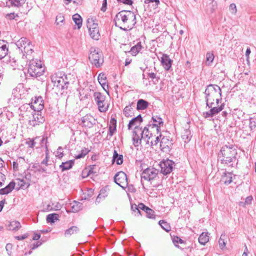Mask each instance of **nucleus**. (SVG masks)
<instances>
[{
    "mask_svg": "<svg viewBox=\"0 0 256 256\" xmlns=\"http://www.w3.org/2000/svg\"><path fill=\"white\" fill-rule=\"evenodd\" d=\"M51 80L54 86L60 90L64 91L68 89L70 82L68 80L66 76L64 74V76H58L56 75H53L51 77Z\"/></svg>",
    "mask_w": 256,
    "mask_h": 256,
    "instance_id": "6",
    "label": "nucleus"
},
{
    "mask_svg": "<svg viewBox=\"0 0 256 256\" xmlns=\"http://www.w3.org/2000/svg\"><path fill=\"white\" fill-rule=\"evenodd\" d=\"M99 83L102 82H107L106 77L104 73H100L98 74V78Z\"/></svg>",
    "mask_w": 256,
    "mask_h": 256,
    "instance_id": "54",
    "label": "nucleus"
},
{
    "mask_svg": "<svg viewBox=\"0 0 256 256\" xmlns=\"http://www.w3.org/2000/svg\"><path fill=\"white\" fill-rule=\"evenodd\" d=\"M116 130V120L114 118H112L110 120V124L108 126V134L112 136Z\"/></svg>",
    "mask_w": 256,
    "mask_h": 256,
    "instance_id": "21",
    "label": "nucleus"
},
{
    "mask_svg": "<svg viewBox=\"0 0 256 256\" xmlns=\"http://www.w3.org/2000/svg\"><path fill=\"white\" fill-rule=\"evenodd\" d=\"M158 170L154 168H148L142 172L141 178L151 181L158 176Z\"/></svg>",
    "mask_w": 256,
    "mask_h": 256,
    "instance_id": "11",
    "label": "nucleus"
},
{
    "mask_svg": "<svg viewBox=\"0 0 256 256\" xmlns=\"http://www.w3.org/2000/svg\"><path fill=\"white\" fill-rule=\"evenodd\" d=\"M94 100L100 112H106L108 108V104L106 102V96L101 92H94Z\"/></svg>",
    "mask_w": 256,
    "mask_h": 256,
    "instance_id": "7",
    "label": "nucleus"
},
{
    "mask_svg": "<svg viewBox=\"0 0 256 256\" xmlns=\"http://www.w3.org/2000/svg\"><path fill=\"white\" fill-rule=\"evenodd\" d=\"M44 108V102H42V103H39L38 105V106H36L34 105H32V108H33V110H34V112H39V113L40 114H42V112H40V111Z\"/></svg>",
    "mask_w": 256,
    "mask_h": 256,
    "instance_id": "46",
    "label": "nucleus"
},
{
    "mask_svg": "<svg viewBox=\"0 0 256 256\" xmlns=\"http://www.w3.org/2000/svg\"><path fill=\"white\" fill-rule=\"evenodd\" d=\"M140 128V135L141 136L142 138H144V137L148 138V140L146 143L149 144L150 140L151 138H152L154 136V134H152L153 131L152 129H151V126H149V124H147L146 126H145L144 130H142V128Z\"/></svg>",
    "mask_w": 256,
    "mask_h": 256,
    "instance_id": "16",
    "label": "nucleus"
},
{
    "mask_svg": "<svg viewBox=\"0 0 256 256\" xmlns=\"http://www.w3.org/2000/svg\"><path fill=\"white\" fill-rule=\"evenodd\" d=\"M121 20L124 24L128 23L130 20H131L134 26L136 24V14L130 10H122L118 12L114 19L115 22V26H118L117 25V21Z\"/></svg>",
    "mask_w": 256,
    "mask_h": 256,
    "instance_id": "5",
    "label": "nucleus"
},
{
    "mask_svg": "<svg viewBox=\"0 0 256 256\" xmlns=\"http://www.w3.org/2000/svg\"><path fill=\"white\" fill-rule=\"evenodd\" d=\"M19 110L21 112H30L31 110H33L32 103L24 104L20 107Z\"/></svg>",
    "mask_w": 256,
    "mask_h": 256,
    "instance_id": "40",
    "label": "nucleus"
},
{
    "mask_svg": "<svg viewBox=\"0 0 256 256\" xmlns=\"http://www.w3.org/2000/svg\"><path fill=\"white\" fill-rule=\"evenodd\" d=\"M9 230L17 231L21 228L20 222L16 220L10 222L8 225Z\"/></svg>",
    "mask_w": 256,
    "mask_h": 256,
    "instance_id": "32",
    "label": "nucleus"
},
{
    "mask_svg": "<svg viewBox=\"0 0 256 256\" xmlns=\"http://www.w3.org/2000/svg\"><path fill=\"white\" fill-rule=\"evenodd\" d=\"M172 242L174 245L177 246L178 248H179V246L176 244L180 243V244H183L184 243V240H183L182 239H181L180 237L176 236H174L173 238Z\"/></svg>",
    "mask_w": 256,
    "mask_h": 256,
    "instance_id": "55",
    "label": "nucleus"
},
{
    "mask_svg": "<svg viewBox=\"0 0 256 256\" xmlns=\"http://www.w3.org/2000/svg\"><path fill=\"white\" fill-rule=\"evenodd\" d=\"M34 52V50L32 49L30 50H28L26 51V52L23 54L22 55V58H24V56H25V58L28 60H32L31 58L33 57L31 56V54Z\"/></svg>",
    "mask_w": 256,
    "mask_h": 256,
    "instance_id": "50",
    "label": "nucleus"
},
{
    "mask_svg": "<svg viewBox=\"0 0 256 256\" xmlns=\"http://www.w3.org/2000/svg\"><path fill=\"white\" fill-rule=\"evenodd\" d=\"M15 182L12 181L4 188L0 189V194H7L10 192L14 188Z\"/></svg>",
    "mask_w": 256,
    "mask_h": 256,
    "instance_id": "20",
    "label": "nucleus"
},
{
    "mask_svg": "<svg viewBox=\"0 0 256 256\" xmlns=\"http://www.w3.org/2000/svg\"><path fill=\"white\" fill-rule=\"evenodd\" d=\"M30 44V41L28 40L26 38L22 37L20 38L16 43V45L18 48L23 52V48L24 46H26L28 44Z\"/></svg>",
    "mask_w": 256,
    "mask_h": 256,
    "instance_id": "24",
    "label": "nucleus"
},
{
    "mask_svg": "<svg viewBox=\"0 0 256 256\" xmlns=\"http://www.w3.org/2000/svg\"><path fill=\"white\" fill-rule=\"evenodd\" d=\"M172 142L166 137H163L160 140V146L162 150L169 149Z\"/></svg>",
    "mask_w": 256,
    "mask_h": 256,
    "instance_id": "31",
    "label": "nucleus"
},
{
    "mask_svg": "<svg viewBox=\"0 0 256 256\" xmlns=\"http://www.w3.org/2000/svg\"><path fill=\"white\" fill-rule=\"evenodd\" d=\"M44 70L41 61L33 58L30 60L28 66V73L30 76L36 78L42 75Z\"/></svg>",
    "mask_w": 256,
    "mask_h": 256,
    "instance_id": "3",
    "label": "nucleus"
},
{
    "mask_svg": "<svg viewBox=\"0 0 256 256\" xmlns=\"http://www.w3.org/2000/svg\"><path fill=\"white\" fill-rule=\"evenodd\" d=\"M72 20L75 24L77 25L78 28L80 29L82 27V22L81 16L78 14H76L72 16Z\"/></svg>",
    "mask_w": 256,
    "mask_h": 256,
    "instance_id": "33",
    "label": "nucleus"
},
{
    "mask_svg": "<svg viewBox=\"0 0 256 256\" xmlns=\"http://www.w3.org/2000/svg\"><path fill=\"white\" fill-rule=\"evenodd\" d=\"M142 118L140 114H138L137 116L132 118L129 122L128 128V130H131L132 126H134L138 124H140L142 122Z\"/></svg>",
    "mask_w": 256,
    "mask_h": 256,
    "instance_id": "25",
    "label": "nucleus"
},
{
    "mask_svg": "<svg viewBox=\"0 0 256 256\" xmlns=\"http://www.w3.org/2000/svg\"><path fill=\"white\" fill-rule=\"evenodd\" d=\"M8 48L6 44L0 46V60L4 58L8 54Z\"/></svg>",
    "mask_w": 256,
    "mask_h": 256,
    "instance_id": "39",
    "label": "nucleus"
},
{
    "mask_svg": "<svg viewBox=\"0 0 256 256\" xmlns=\"http://www.w3.org/2000/svg\"><path fill=\"white\" fill-rule=\"evenodd\" d=\"M149 103L146 100L140 99L138 100L136 109L138 110H144L148 106Z\"/></svg>",
    "mask_w": 256,
    "mask_h": 256,
    "instance_id": "29",
    "label": "nucleus"
},
{
    "mask_svg": "<svg viewBox=\"0 0 256 256\" xmlns=\"http://www.w3.org/2000/svg\"><path fill=\"white\" fill-rule=\"evenodd\" d=\"M208 108H210V110L208 112H204L202 114L203 116L206 118H212L221 112L224 109V104H222L218 106H215L214 105Z\"/></svg>",
    "mask_w": 256,
    "mask_h": 256,
    "instance_id": "13",
    "label": "nucleus"
},
{
    "mask_svg": "<svg viewBox=\"0 0 256 256\" xmlns=\"http://www.w3.org/2000/svg\"><path fill=\"white\" fill-rule=\"evenodd\" d=\"M140 128L138 126H135L132 134V144L134 146H138L141 144L142 139V138L140 136Z\"/></svg>",
    "mask_w": 256,
    "mask_h": 256,
    "instance_id": "17",
    "label": "nucleus"
},
{
    "mask_svg": "<svg viewBox=\"0 0 256 256\" xmlns=\"http://www.w3.org/2000/svg\"><path fill=\"white\" fill-rule=\"evenodd\" d=\"M172 60L170 59L169 56L166 54H164L162 56L161 58V63L166 70H170L172 64Z\"/></svg>",
    "mask_w": 256,
    "mask_h": 256,
    "instance_id": "18",
    "label": "nucleus"
},
{
    "mask_svg": "<svg viewBox=\"0 0 256 256\" xmlns=\"http://www.w3.org/2000/svg\"><path fill=\"white\" fill-rule=\"evenodd\" d=\"M209 236H208V232H202L200 234L198 238L199 242L202 245L205 244L208 241Z\"/></svg>",
    "mask_w": 256,
    "mask_h": 256,
    "instance_id": "34",
    "label": "nucleus"
},
{
    "mask_svg": "<svg viewBox=\"0 0 256 256\" xmlns=\"http://www.w3.org/2000/svg\"><path fill=\"white\" fill-rule=\"evenodd\" d=\"M62 150V148L61 146H59L57 150L56 155L59 158H61L64 156V153Z\"/></svg>",
    "mask_w": 256,
    "mask_h": 256,
    "instance_id": "58",
    "label": "nucleus"
},
{
    "mask_svg": "<svg viewBox=\"0 0 256 256\" xmlns=\"http://www.w3.org/2000/svg\"><path fill=\"white\" fill-rule=\"evenodd\" d=\"M87 27L91 38L94 40H98L100 35L98 24L94 22L92 19L90 20L88 19L87 20Z\"/></svg>",
    "mask_w": 256,
    "mask_h": 256,
    "instance_id": "8",
    "label": "nucleus"
},
{
    "mask_svg": "<svg viewBox=\"0 0 256 256\" xmlns=\"http://www.w3.org/2000/svg\"><path fill=\"white\" fill-rule=\"evenodd\" d=\"M74 163V160H72L66 162H63L60 166V168H61L62 172H64L66 170H68L72 168Z\"/></svg>",
    "mask_w": 256,
    "mask_h": 256,
    "instance_id": "26",
    "label": "nucleus"
},
{
    "mask_svg": "<svg viewBox=\"0 0 256 256\" xmlns=\"http://www.w3.org/2000/svg\"><path fill=\"white\" fill-rule=\"evenodd\" d=\"M148 76L150 78L153 80L154 84H156L158 82L160 78L156 76V74L154 72H150L148 74Z\"/></svg>",
    "mask_w": 256,
    "mask_h": 256,
    "instance_id": "47",
    "label": "nucleus"
},
{
    "mask_svg": "<svg viewBox=\"0 0 256 256\" xmlns=\"http://www.w3.org/2000/svg\"><path fill=\"white\" fill-rule=\"evenodd\" d=\"M146 216L149 218H155V212L154 210L149 208L148 210L146 211Z\"/></svg>",
    "mask_w": 256,
    "mask_h": 256,
    "instance_id": "51",
    "label": "nucleus"
},
{
    "mask_svg": "<svg viewBox=\"0 0 256 256\" xmlns=\"http://www.w3.org/2000/svg\"><path fill=\"white\" fill-rule=\"evenodd\" d=\"M88 59L96 68H100L104 62L103 54L98 48L91 47L89 50Z\"/></svg>",
    "mask_w": 256,
    "mask_h": 256,
    "instance_id": "4",
    "label": "nucleus"
},
{
    "mask_svg": "<svg viewBox=\"0 0 256 256\" xmlns=\"http://www.w3.org/2000/svg\"><path fill=\"white\" fill-rule=\"evenodd\" d=\"M32 168H35V172H46V169L42 168L38 164H35L32 166Z\"/></svg>",
    "mask_w": 256,
    "mask_h": 256,
    "instance_id": "49",
    "label": "nucleus"
},
{
    "mask_svg": "<svg viewBox=\"0 0 256 256\" xmlns=\"http://www.w3.org/2000/svg\"><path fill=\"white\" fill-rule=\"evenodd\" d=\"M124 162V157L122 154H119L117 151L114 150V151L112 158V163L114 164V162H116V164L118 165L122 164Z\"/></svg>",
    "mask_w": 256,
    "mask_h": 256,
    "instance_id": "23",
    "label": "nucleus"
},
{
    "mask_svg": "<svg viewBox=\"0 0 256 256\" xmlns=\"http://www.w3.org/2000/svg\"><path fill=\"white\" fill-rule=\"evenodd\" d=\"M96 124V120L90 114H86L81 118L80 125L82 126L90 128Z\"/></svg>",
    "mask_w": 256,
    "mask_h": 256,
    "instance_id": "15",
    "label": "nucleus"
},
{
    "mask_svg": "<svg viewBox=\"0 0 256 256\" xmlns=\"http://www.w3.org/2000/svg\"><path fill=\"white\" fill-rule=\"evenodd\" d=\"M44 121L45 118L42 116L40 113V114L39 112H34L32 114V119L29 120V124L32 126H36L44 123Z\"/></svg>",
    "mask_w": 256,
    "mask_h": 256,
    "instance_id": "14",
    "label": "nucleus"
},
{
    "mask_svg": "<svg viewBox=\"0 0 256 256\" xmlns=\"http://www.w3.org/2000/svg\"><path fill=\"white\" fill-rule=\"evenodd\" d=\"M118 2H122L125 4L131 6L133 4L132 0H117Z\"/></svg>",
    "mask_w": 256,
    "mask_h": 256,
    "instance_id": "62",
    "label": "nucleus"
},
{
    "mask_svg": "<svg viewBox=\"0 0 256 256\" xmlns=\"http://www.w3.org/2000/svg\"><path fill=\"white\" fill-rule=\"evenodd\" d=\"M138 208L141 210L144 211L146 213V211L148 210V208H149L148 206H146L143 203H140L138 204Z\"/></svg>",
    "mask_w": 256,
    "mask_h": 256,
    "instance_id": "59",
    "label": "nucleus"
},
{
    "mask_svg": "<svg viewBox=\"0 0 256 256\" xmlns=\"http://www.w3.org/2000/svg\"><path fill=\"white\" fill-rule=\"evenodd\" d=\"M64 20V16L62 14H59L56 17V24H59L60 22L63 23Z\"/></svg>",
    "mask_w": 256,
    "mask_h": 256,
    "instance_id": "53",
    "label": "nucleus"
},
{
    "mask_svg": "<svg viewBox=\"0 0 256 256\" xmlns=\"http://www.w3.org/2000/svg\"><path fill=\"white\" fill-rule=\"evenodd\" d=\"M192 137V134L190 130H189V128L184 129L182 135V138L184 142H188L190 140Z\"/></svg>",
    "mask_w": 256,
    "mask_h": 256,
    "instance_id": "27",
    "label": "nucleus"
},
{
    "mask_svg": "<svg viewBox=\"0 0 256 256\" xmlns=\"http://www.w3.org/2000/svg\"><path fill=\"white\" fill-rule=\"evenodd\" d=\"M80 232V229L76 226H72L66 230L64 232V236L68 237L72 234H76Z\"/></svg>",
    "mask_w": 256,
    "mask_h": 256,
    "instance_id": "28",
    "label": "nucleus"
},
{
    "mask_svg": "<svg viewBox=\"0 0 256 256\" xmlns=\"http://www.w3.org/2000/svg\"><path fill=\"white\" fill-rule=\"evenodd\" d=\"M237 147L235 144L228 142L221 147L218 154V160L221 164L228 168H234L237 166Z\"/></svg>",
    "mask_w": 256,
    "mask_h": 256,
    "instance_id": "1",
    "label": "nucleus"
},
{
    "mask_svg": "<svg viewBox=\"0 0 256 256\" xmlns=\"http://www.w3.org/2000/svg\"><path fill=\"white\" fill-rule=\"evenodd\" d=\"M90 150H88V148H84L81 150L80 153L77 155H76L74 158L76 159H80L84 158V156H86L90 152Z\"/></svg>",
    "mask_w": 256,
    "mask_h": 256,
    "instance_id": "42",
    "label": "nucleus"
},
{
    "mask_svg": "<svg viewBox=\"0 0 256 256\" xmlns=\"http://www.w3.org/2000/svg\"><path fill=\"white\" fill-rule=\"evenodd\" d=\"M159 166L160 168V172L164 175L166 176L172 171L176 164L174 161L167 158L162 160Z\"/></svg>",
    "mask_w": 256,
    "mask_h": 256,
    "instance_id": "9",
    "label": "nucleus"
},
{
    "mask_svg": "<svg viewBox=\"0 0 256 256\" xmlns=\"http://www.w3.org/2000/svg\"><path fill=\"white\" fill-rule=\"evenodd\" d=\"M12 246L11 244H8L6 245V251L8 252V255H10L12 252L11 250L12 249Z\"/></svg>",
    "mask_w": 256,
    "mask_h": 256,
    "instance_id": "64",
    "label": "nucleus"
},
{
    "mask_svg": "<svg viewBox=\"0 0 256 256\" xmlns=\"http://www.w3.org/2000/svg\"><path fill=\"white\" fill-rule=\"evenodd\" d=\"M230 10L232 14H236V7L234 4H231L229 7Z\"/></svg>",
    "mask_w": 256,
    "mask_h": 256,
    "instance_id": "57",
    "label": "nucleus"
},
{
    "mask_svg": "<svg viewBox=\"0 0 256 256\" xmlns=\"http://www.w3.org/2000/svg\"><path fill=\"white\" fill-rule=\"evenodd\" d=\"M107 9V0H103L102 5L101 8V10L103 12H105Z\"/></svg>",
    "mask_w": 256,
    "mask_h": 256,
    "instance_id": "63",
    "label": "nucleus"
},
{
    "mask_svg": "<svg viewBox=\"0 0 256 256\" xmlns=\"http://www.w3.org/2000/svg\"><path fill=\"white\" fill-rule=\"evenodd\" d=\"M114 182L116 184L125 189L128 186L127 176L122 171L118 172L114 176Z\"/></svg>",
    "mask_w": 256,
    "mask_h": 256,
    "instance_id": "10",
    "label": "nucleus"
},
{
    "mask_svg": "<svg viewBox=\"0 0 256 256\" xmlns=\"http://www.w3.org/2000/svg\"><path fill=\"white\" fill-rule=\"evenodd\" d=\"M26 0H9L10 6L13 7L20 8L24 4Z\"/></svg>",
    "mask_w": 256,
    "mask_h": 256,
    "instance_id": "36",
    "label": "nucleus"
},
{
    "mask_svg": "<svg viewBox=\"0 0 256 256\" xmlns=\"http://www.w3.org/2000/svg\"><path fill=\"white\" fill-rule=\"evenodd\" d=\"M132 108L131 106L128 105L126 106L124 110V114L126 117H131L132 116L130 114V110Z\"/></svg>",
    "mask_w": 256,
    "mask_h": 256,
    "instance_id": "52",
    "label": "nucleus"
},
{
    "mask_svg": "<svg viewBox=\"0 0 256 256\" xmlns=\"http://www.w3.org/2000/svg\"><path fill=\"white\" fill-rule=\"evenodd\" d=\"M47 139H48L47 137H46V138L44 136H43L42 138H41L40 136L36 137V142H40V146H36V148H42L44 147L46 149V152H48V146L47 145V142H48Z\"/></svg>",
    "mask_w": 256,
    "mask_h": 256,
    "instance_id": "22",
    "label": "nucleus"
},
{
    "mask_svg": "<svg viewBox=\"0 0 256 256\" xmlns=\"http://www.w3.org/2000/svg\"><path fill=\"white\" fill-rule=\"evenodd\" d=\"M59 215L56 213L50 214L46 216V220L48 223L52 224L55 220H58Z\"/></svg>",
    "mask_w": 256,
    "mask_h": 256,
    "instance_id": "35",
    "label": "nucleus"
},
{
    "mask_svg": "<svg viewBox=\"0 0 256 256\" xmlns=\"http://www.w3.org/2000/svg\"><path fill=\"white\" fill-rule=\"evenodd\" d=\"M148 124L149 126H151V129L156 128V130L158 134L161 131L160 126L164 125V121L160 116L157 115L153 116Z\"/></svg>",
    "mask_w": 256,
    "mask_h": 256,
    "instance_id": "12",
    "label": "nucleus"
},
{
    "mask_svg": "<svg viewBox=\"0 0 256 256\" xmlns=\"http://www.w3.org/2000/svg\"><path fill=\"white\" fill-rule=\"evenodd\" d=\"M159 135L156 136V134L152 138H150V146H156L158 143L160 142V138L161 137V132H160V133H158Z\"/></svg>",
    "mask_w": 256,
    "mask_h": 256,
    "instance_id": "41",
    "label": "nucleus"
},
{
    "mask_svg": "<svg viewBox=\"0 0 256 256\" xmlns=\"http://www.w3.org/2000/svg\"><path fill=\"white\" fill-rule=\"evenodd\" d=\"M43 100H42V96H36L34 98V104H37L38 103H42L43 102Z\"/></svg>",
    "mask_w": 256,
    "mask_h": 256,
    "instance_id": "60",
    "label": "nucleus"
},
{
    "mask_svg": "<svg viewBox=\"0 0 256 256\" xmlns=\"http://www.w3.org/2000/svg\"><path fill=\"white\" fill-rule=\"evenodd\" d=\"M108 189V186H105L104 188H102L100 190V194H99L98 195V197L96 198V200H98V198H104L105 197L107 196H108V192H107Z\"/></svg>",
    "mask_w": 256,
    "mask_h": 256,
    "instance_id": "43",
    "label": "nucleus"
},
{
    "mask_svg": "<svg viewBox=\"0 0 256 256\" xmlns=\"http://www.w3.org/2000/svg\"><path fill=\"white\" fill-rule=\"evenodd\" d=\"M158 224L161 226L162 228L166 232H169L171 230V227L169 223L164 220H160L158 222Z\"/></svg>",
    "mask_w": 256,
    "mask_h": 256,
    "instance_id": "37",
    "label": "nucleus"
},
{
    "mask_svg": "<svg viewBox=\"0 0 256 256\" xmlns=\"http://www.w3.org/2000/svg\"><path fill=\"white\" fill-rule=\"evenodd\" d=\"M235 176L232 172H224L221 178V182L226 185H228L232 182V178Z\"/></svg>",
    "mask_w": 256,
    "mask_h": 256,
    "instance_id": "19",
    "label": "nucleus"
},
{
    "mask_svg": "<svg viewBox=\"0 0 256 256\" xmlns=\"http://www.w3.org/2000/svg\"><path fill=\"white\" fill-rule=\"evenodd\" d=\"M206 106L212 107L214 106V101L218 104L222 100V90L216 84L208 85L204 91Z\"/></svg>",
    "mask_w": 256,
    "mask_h": 256,
    "instance_id": "2",
    "label": "nucleus"
},
{
    "mask_svg": "<svg viewBox=\"0 0 256 256\" xmlns=\"http://www.w3.org/2000/svg\"><path fill=\"white\" fill-rule=\"evenodd\" d=\"M18 185L22 188L24 189L28 188L30 186V184L27 181H25L24 179H22L20 180V182H18Z\"/></svg>",
    "mask_w": 256,
    "mask_h": 256,
    "instance_id": "48",
    "label": "nucleus"
},
{
    "mask_svg": "<svg viewBox=\"0 0 256 256\" xmlns=\"http://www.w3.org/2000/svg\"><path fill=\"white\" fill-rule=\"evenodd\" d=\"M253 200L252 196H248L245 199L244 202L246 206L250 205L252 204V202Z\"/></svg>",
    "mask_w": 256,
    "mask_h": 256,
    "instance_id": "61",
    "label": "nucleus"
},
{
    "mask_svg": "<svg viewBox=\"0 0 256 256\" xmlns=\"http://www.w3.org/2000/svg\"><path fill=\"white\" fill-rule=\"evenodd\" d=\"M214 56L212 52H208L206 56V62L208 65H210L214 60Z\"/></svg>",
    "mask_w": 256,
    "mask_h": 256,
    "instance_id": "45",
    "label": "nucleus"
},
{
    "mask_svg": "<svg viewBox=\"0 0 256 256\" xmlns=\"http://www.w3.org/2000/svg\"><path fill=\"white\" fill-rule=\"evenodd\" d=\"M82 208V203L78 202H74V204L72 206V210L73 212H76Z\"/></svg>",
    "mask_w": 256,
    "mask_h": 256,
    "instance_id": "38",
    "label": "nucleus"
},
{
    "mask_svg": "<svg viewBox=\"0 0 256 256\" xmlns=\"http://www.w3.org/2000/svg\"><path fill=\"white\" fill-rule=\"evenodd\" d=\"M36 143L37 142L36 140V138L34 140L30 139L28 140L26 142V144L28 145L29 148H33L34 146H35Z\"/></svg>",
    "mask_w": 256,
    "mask_h": 256,
    "instance_id": "56",
    "label": "nucleus"
},
{
    "mask_svg": "<svg viewBox=\"0 0 256 256\" xmlns=\"http://www.w3.org/2000/svg\"><path fill=\"white\" fill-rule=\"evenodd\" d=\"M142 48L143 46H142L141 42H138L136 44L132 47L128 52H131L132 56H136Z\"/></svg>",
    "mask_w": 256,
    "mask_h": 256,
    "instance_id": "30",
    "label": "nucleus"
},
{
    "mask_svg": "<svg viewBox=\"0 0 256 256\" xmlns=\"http://www.w3.org/2000/svg\"><path fill=\"white\" fill-rule=\"evenodd\" d=\"M226 238V236L224 234H221L220 238L218 240V244L220 247L221 249H223L226 246L225 238Z\"/></svg>",
    "mask_w": 256,
    "mask_h": 256,
    "instance_id": "44",
    "label": "nucleus"
}]
</instances>
